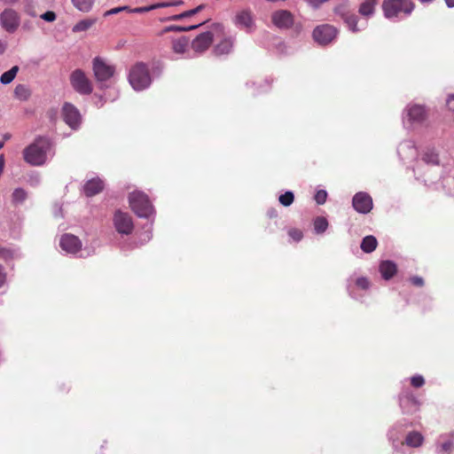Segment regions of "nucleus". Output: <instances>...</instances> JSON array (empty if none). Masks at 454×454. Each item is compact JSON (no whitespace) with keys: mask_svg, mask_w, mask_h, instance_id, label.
<instances>
[{"mask_svg":"<svg viewBox=\"0 0 454 454\" xmlns=\"http://www.w3.org/2000/svg\"><path fill=\"white\" fill-rule=\"evenodd\" d=\"M412 171L415 179L431 190L441 191L446 195H452L454 189L447 186L449 182L440 167L439 155L434 148H426L419 159H417Z\"/></svg>","mask_w":454,"mask_h":454,"instance_id":"nucleus-1","label":"nucleus"},{"mask_svg":"<svg viewBox=\"0 0 454 454\" xmlns=\"http://www.w3.org/2000/svg\"><path fill=\"white\" fill-rule=\"evenodd\" d=\"M129 204L132 211L139 217L149 221V227L142 234L143 242H148L153 237V223L155 218V209L147 194L142 191L129 192Z\"/></svg>","mask_w":454,"mask_h":454,"instance_id":"nucleus-2","label":"nucleus"},{"mask_svg":"<svg viewBox=\"0 0 454 454\" xmlns=\"http://www.w3.org/2000/svg\"><path fill=\"white\" fill-rule=\"evenodd\" d=\"M151 71L155 76H160L162 68L160 65H153L152 69L144 62H137L131 67L129 73V82L136 91H142L150 87L152 84Z\"/></svg>","mask_w":454,"mask_h":454,"instance_id":"nucleus-3","label":"nucleus"},{"mask_svg":"<svg viewBox=\"0 0 454 454\" xmlns=\"http://www.w3.org/2000/svg\"><path fill=\"white\" fill-rule=\"evenodd\" d=\"M429 118V110L425 105L409 103L403 110L402 122L407 130L425 126Z\"/></svg>","mask_w":454,"mask_h":454,"instance_id":"nucleus-4","label":"nucleus"},{"mask_svg":"<svg viewBox=\"0 0 454 454\" xmlns=\"http://www.w3.org/2000/svg\"><path fill=\"white\" fill-rule=\"evenodd\" d=\"M51 150V143L48 137H39L23 151L26 162L31 166H43Z\"/></svg>","mask_w":454,"mask_h":454,"instance_id":"nucleus-5","label":"nucleus"},{"mask_svg":"<svg viewBox=\"0 0 454 454\" xmlns=\"http://www.w3.org/2000/svg\"><path fill=\"white\" fill-rule=\"evenodd\" d=\"M397 402L402 414L414 417V423H419L423 402L410 387L404 386L402 387L397 395Z\"/></svg>","mask_w":454,"mask_h":454,"instance_id":"nucleus-6","label":"nucleus"},{"mask_svg":"<svg viewBox=\"0 0 454 454\" xmlns=\"http://www.w3.org/2000/svg\"><path fill=\"white\" fill-rule=\"evenodd\" d=\"M414 422L402 418L393 423L387 431V439L392 448L393 453L403 451V443L407 430L414 426Z\"/></svg>","mask_w":454,"mask_h":454,"instance_id":"nucleus-7","label":"nucleus"},{"mask_svg":"<svg viewBox=\"0 0 454 454\" xmlns=\"http://www.w3.org/2000/svg\"><path fill=\"white\" fill-rule=\"evenodd\" d=\"M372 283L367 277H356L355 274L348 277L346 282V290L348 296L361 303L366 299V294L370 291Z\"/></svg>","mask_w":454,"mask_h":454,"instance_id":"nucleus-8","label":"nucleus"},{"mask_svg":"<svg viewBox=\"0 0 454 454\" xmlns=\"http://www.w3.org/2000/svg\"><path fill=\"white\" fill-rule=\"evenodd\" d=\"M382 9L387 19L396 20L409 16L414 4L413 2H383Z\"/></svg>","mask_w":454,"mask_h":454,"instance_id":"nucleus-9","label":"nucleus"},{"mask_svg":"<svg viewBox=\"0 0 454 454\" xmlns=\"http://www.w3.org/2000/svg\"><path fill=\"white\" fill-rule=\"evenodd\" d=\"M223 26L220 23L213 24L211 30L200 34L192 40V49L196 53H203L211 45L215 34H223Z\"/></svg>","mask_w":454,"mask_h":454,"instance_id":"nucleus-10","label":"nucleus"},{"mask_svg":"<svg viewBox=\"0 0 454 454\" xmlns=\"http://www.w3.org/2000/svg\"><path fill=\"white\" fill-rule=\"evenodd\" d=\"M112 221L115 231L121 236H129L134 231V222L131 215L128 212L121 209L115 210Z\"/></svg>","mask_w":454,"mask_h":454,"instance_id":"nucleus-11","label":"nucleus"},{"mask_svg":"<svg viewBox=\"0 0 454 454\" xmlns=\"http://www.w3.org/2000/svg\"><path fill=\"white\" fill-rule=\"evenodd\" d=\"M92 69L96 80L100 83V88H103L104 83L109 81L115 73L114 66L108 64L100 57L93 59Z\"/></svg>","mask_w":454,"mask_h":454,"instance_id":"nucleus-12","label":"nucleus"},{"mask_svg":"<svg viewBox=\"0 0 454 454\" xmlns=\"http://www.w3.org/2000/svg\"><path fill=\"white\" fill-rule=\"evenodd\" d=\"M338 35V29L330 24H322L317 26L313 32L314 41L321 46H326L332 43Z\"/></svg>","mask_w":454,"mask_h":454,"instance_id":"nucleus-13","label":"nucleus"},{"mask_svg":"<svg viewBox=\"0 0 454 454\" xmlns=\"http://www.w3.org/2000/svg\"><path fill=\"white\" fill-rule=\"evenodd\" d=\"M334 11L336 14L342 18L348 29L353 33L364 30L367 26L365 20H359L356 15L348 12L345 3L339 4L334 8Z\"/></svg>","mask_w":454,"mask_h":454,"instance_id":"nucleus-14","label":"nucleus"},{"mask_svg":"<svg viewBox=\"0 0 454 454\" xmlns=\"http://www.w3.org/2000/svg\"><path fill=\"white\" fill-rule=\"evenodd\" d=\"M59 247L65 254L81 257L82 243L81 239L71 233H65L59 239Z\"/></svg>","mask_w":454,"mask_h":454,"instance_id":"nucleus-15","label":"nucleus"},{"mask_svg":"<svg viewBox=\"0 0 454 454\" xmlns=\"http://www.w3.org/2000/svg\"><path fill=\"white\" fill-rule=\"evenodd\" d=\"M70 83L81 95H90L93 90L91 82L82 69H75L71 73Z\"/></svg>","mask_w":454,"mask_h":454,"instance_id":"nucleus-16","label":"nucleus"},{"mask_svg":"<svg viewBox=\"0 0 454 454\" xmlns=\"http://www.w3.org/2000/svg\"><path fill=\"white\" fill-rule=\"evenodd\" d=\"M233 24L246 33L251 34L255 29V20L254 13L248 9H243L236 12L232 19Z\"/></svg>","mask_w":454,"mask_h":454,"instance_id":"nucleus-17","label":"nucleus"},{"mask_svg":"<svg viewBox=\"0 0 454 454\" xmlns=\"http://www.w3.org/2000/svg\"><path fill=\"white\" fill-rule=\"evenodd\" d=\"M180 3L181 2H159L155 4H152L149 6L137 7V8H133V9H131L128 6H120V7H115V8L106 11L104 13V16L117 14L119 12L143 13V12H147L154 10V9L162 8V7H166V6H169V5H174L176 4H180Z\"/></svg>","mask_w":454,"mask_h":454,"instance_id":"nucleus-18","label":"nucleus"},{"mask_svg":"<svg viewBox=\"0 0 454 454\" xmlns=\"http://www.w3.org/2000/svg\"><path fill=\"white\" fill-rule=\"evenodd\" d=\"M352 207L357 213L366 215L373 207L372 198L366 192H358L352 198Z\"/></svg>","mask_w":454,"mask_h":454,"instance_id":"nucleus-19","label":"nucleus"},{"mask_svg":"<svg viewBox=\"0 0 454 454\" xmlns=\"http://www.w3.org/2000/svg\"><path fill=\"white\" fill-rule=\"evenodd\" d=\"M62 118L64 121L74 130H77L82 122L79 110L70 103H65L62 107Z\"/></svg>","mask_w":454,"mask_h":454,"instance_id":"nucleus-20","label":"nucleus"},{"mask_svg":"<svg viewBox=\"0 0 454 454\" xmlns=\"http://www.w3.org/2000/svg\"><path fill=\"white\" fill-rule=\"evenodd\" d=\"M403 443V451H396V454H406V447L411 449H419L425 443V436L417 430L407 432L404 436Z\"/></svg>","mask_w":454,"mask_h":454,"instance_id":"nucleus-21","label":"nucleus"},{"mask_svg":"<svg viewBox=\"0 0 454 454\" xmlns=\"http://www.w3.org/2000/svg\"><path fill=\"white\" fill-rule=\"evenodd\" d=\"M271 21L279 29H288L294 25V19L291 12L278 10L271 14Z\"/></svg>","mask_w":454,"mask_h":454,"instance_id":"nucleus-22","label":"nucleus"},{"mask_svg":"<svg viewBox=\"0 0 454 454\" xmlns=\"http://www.w3.org/2000/svg\"><path fill=\"white\" fill-rule=\"evenodd\" d=\"M397 153L403 161H410L417 160L418 150L415 145V142L412 140H403L397 147Z\"/></svg>","mask_w":454,"mask_h":454,"instance_id":"nucleus-23","label":"nucleus"},{"mask_svg":"<svg viewBox=\"0 0 454 454\" xmlns=\"http://www.w3.org/2000/svg\"><path fill=\"white\" fill-rule=\"evenodd\" d=\"M0 21L8 33H14L20 26V17L13 10H4L0 15Z\"/></svg>","mask_w":454,"mask_h":454,"instance_id":"nucleus-24","label":"nucleus"},{"mask_svg":"<svg viewBox=\"0 0 454 454\" xmlns=\"http://www.w3.org/2000/svg\"><path fill=\"white\" fill-rule=\"evenodd\" d=\"M454 450V436L441 434L435 442L436 454H450Z\"/></svg>","mask_w":454,"mask_h":454,"instance_id":"nucleus-25","label":"nucleus"},{"mask_svg":"<svg viewBox=\"0 0 454 454\" xmlns=\"http://www.w3.org/2000/svg\"><path fill=\"white\" fill-rule=\"evenodd\" d=\"M104 181L98 176H96L89 179L83 184L82 188L83 192L87 197H92L101 192L104 189Z\"/></svg>","mask_w":454,"mask_h":454,"instance_id":"nucleus-26","label":"nucleus"},{"mask_svg":"<svg viewBox=\"0 0 454 454\" xmlns=\"http://www.w3.org/2000/svg\"><path fill=\"white\" fill-rule=\"evenodd\" d=\"M379 271L384 280L391 279L397 272V265L391 260L380 262Z\"/></svg>","mask_w":454,"mask_h":454,"instance_id":"nucleus-27","label":"nucleus"},{"mask_svg":"<svg viewBox=\"0 0 454 454\" xmlns=\"http://www.w3.org/2000/svg\"><path fill=\"white\" fill-rule=\"evenodd\" d=\"M235 43L234 36H227L224 37L219 43H217L214 48V53L216 56H223L230 54L233 50V45Z\"/></svg>","mask_w":454,"mask_h":454,"instance_id":"nucleus-28","label":"nucleus"},{"mask_svg":"<svg viewBox=\"0 0 454 454\" xmlns=\"http://www.w3.org/2000/svg\"><path fill=\"white\" fill-rule=\"evenodd\" d=\"M246 86L252 90L253 94H259L266 92L270 88V83L268 80L261 81L259 82L249 81L246 83Z\"/></svg>","mask_w":454,"mask_h":454,"instance_id":"nucleus-29","label":"nucleus"},{"mask_svg":"<svg viewBox=\"0 0 454 454\" xmlns=\"http://www.w3.org/2000/svg\"><path fill=\"white\" fill-rule=\"evenodd\" d=\"M21 257V253L19 248H11L0 247V259L9 262L13 259Z\"/></svg>","mask_w":454,"mask_h":454,"instance_id":"nucleus-30","label":"nucleus"},{"mask_svg":"<svg viewBox=\"0 0 454 454\" xmlns=\"http://www.w3.org/2000/svg\"><path fill=\"white\" fill-rule=\"evenodd\" d=\"M377 246H378L377 239L372 235L365 236L362 239L361 244H360L361 249L366 254H370V253L373 252L376 249Z\"/></svg>","mask_w":454,"mask_h":454,"instance_id":"nucleus-31","label":"nucleus"},{"mask_svg":"<svg viewBox=\"0 0 454 454\" xmlns=\"http://www.w3.org/2000/svg\"><path fill=\"white\" fill-rule=\"evenodd\" d=\"M329 226V223L325 216H317L313 219V230L317 235L324 234Z\"/></svg>","mask_w":454,"mask_h":454,"instance_id":"nucleus-32","label":"nucleus"},{"mask_svg":"<svg viewBox=\"0 0 454 454\" xmlns=\"http://www.w3.org/2000/svg\"><path fill=\"white\" fill-rule=\"evenodd\" d=\"M27 197L28 194L27 191L20 187L16 188L12 193V203L15 207L20 206L26 201Z\"/></svg>","mask_w":454,"mask_h":454,"instance_id":"nucleus-33","label":"nucleus"},{"mask_svg":"<svg viewBox=\"0 0 454 454\" xmlns=\"http://www.w3.org/2000/svg\"><path fill=\"white\" fill-rule=\"evenodd\" d=\"M189 43V39L185 36H182L172 42V49L175 53L183 54L186 51Z\"/></svg>","mask_w":454,"mask_h":454,"instance_id":"nucleus-34","label":"nucleus"},{"mask_svg":"<svg viewBox=\"0 0 454 454\" xmlns=\"http://www.w3.org/2000/svg\"><path fill=\"white\" fill-rule=\"evenodd\" d=\"M207 8V5L202 4H200V5H198L197 7H195L193 9L185 11V12H184L182 13H179V14H176V15H173V16L169 17L168 20H179V19H184V18L191 17L192 15H195V14L200 12L203 10H206Z\"/></svg>","mask_w":454,"mask_h":454,"instance_id":"nucleus-35","label":"nucleus"},{"mask_svg":"<svg viewBox=\"0 0 454 454\" xmlns=\"http://www.w3.org/2000/svg\"><path fill=\"white\" fill-rule=\"evenodd\" d=\"M95 22H96L95 19L82 20L73 27L72 31L74 33L87 31L89 28H90L95 24Z\"/></svg>","mask_w":454,"mask_h":454,"instance_id":"nucleus-36","label":"nucleus"},{"mask_svg":"<svg viewBox=\"0 0 454 454\" xmlns=\"http://www.w3.org/2000/svg\"><path fill=\"white\" fill-rule=\"evenodd\" d=\"M207 20H208V19H207V20H205L203 21H200L198 24H194V25H191V26H187V27H185V26L171 25V26L166 27L164 28V32H171V31L184 32V31H190V30H192V29H195L197 27H200L202 24H204Z\"/></svg>","mask_w":454,"mask_h":454,"instance_id":"nucleus-37","label":"nucleus"},{"mask_svg":"<svg viewBox=\"0 0 454 454\" xmlns=\"http://www.w3.org/2000/svg\"><path fill=\"white\" fill-rule=\"evenodd\" d=\"M18 71H19V67L13 66L11 69L4 72L0 76V82L4 85L11 83L14 80Z\"/></svg>","mask_w":454,"mask_h":454,"instance_id":"nucleus-38","label":"nucleus"},{"mask_svg":"<svg viewBox=\"0 0 454 454\" xmlns=\"http://www.w3.org/2000/svg\"><path fill=\"white\" fill-rule=\"evenodd\" d=\"M14 95L17 98L25 101L28 99L30 91L26 85L19 84L15 87Z\"/></svg>","mask_w":454,"mask_h":454,"instance_id":"nucleus-39","label":"nucleus"},{"mask_svg":"<svg viewBox=\"0 0 454 454\" xmlns=\"http://www.w3.org/2000/svg\"><path fill=\"white\" fill-rule=\"evenodd\" d=\"M376 2H363L359 7V13L364 17H370L374 12V4Z\"/></svg>","mask_w":454,"mask_h":454,"instance_id":"nucleus-40","label":"nucleus"},{"mask_svg":"<svg viewBox=\"0 0 454 454\" xmlns=\"http://www.w3.org/2000/svg\"><path fill=\"white\" fill-rule=\"evenodd\" d=\"M294 194L291 191H286L285 193L280 194L278 197L279 203L284 207H289L294 203Z\"/></svg>","mask_w":454,"mask_h":454,"instance_id":"nucleus-41","label":"nucleus"},{"mask_svg":"<svg viewBox=\"0 0 454 454\" xmlns=\"http://www.w3.org/2000/svg\"><path fill=\"white\" fill-rule=\"evenodd\" d=\"M409 380H410L411 386L415 387V388H420L426 383V380H425L424 377L421 374H415V375L411 376L409 379Z\"/></svg>","mask_w":454,"mask_h":454,"instance_id":"nucleus-42","label":"nucleus"},{"mask_svg":"<svg viewBox=\"0 0 454 454\" xmlns=\"http://www.w3.org/2000/svg\"><path fill=\"white\" fill-rule=\"evenodd\" d=\"M27 183L32 187H37L41 184L40 175L33 171L27 175Z\"/></svg>","mask_w":454,"mask_h":454,"instance_id":"nucleus-43","label":"nucleus"},{"mask_svg":"<svg viewBox=\"0 0 454 454\" xmlns=\"http://www.w3.org/2000/svg\"><path fill=\"white\" fill-rule=\"evenodd\" d=\"M327 192L325 190H317L314 200L317 205H324L327 200Z\"/></svg>","mask_w":454,"mask_h":454,"instance_id":"nucleus-44","label":"nucleus"},{"mask_svg":"<svg viewBox=\"0 0 454 454\" xmlns=\"http://www.w3.org/2000/svg\"><path fill=\"white\" fill-rule=\"evenodd\" d=\"M288 235L292 239H294L296 242L301 241L303 238L302 231L301 230L295 229V228L290 229L288 231Z\"/></svg>","mask_w":454,"mask_h":454,"instance_id":"nucleus-45","label":"nucleus"},{"mask_svg":"<svg viewBox=\"0 0 454 454\" xmlns=\"http://www.w3.org/2000/svg\"><path fill=\"white\" fill-rule=\"evenodd\" d=\"M74 6L82 12H89L91 9L92 2H74Z\"/></svg>","mask_w":454,"mask_h":454,"instance_id":"nucleus-46","label":"nucleus"},{"mask_svg":"<svg viewBox=\"0 0 454 454\" xmlns=\"http://www.w3.org/2000/svg\"><path fill=\"white\" fill-rule=\"evenodd\" d=\"M7 285V272L4 267L0 264V288Z\"/></svg>","mask_w":454,"mask_h":454,"instance_id":"nucleus-47","label":"nucleus"},{"mask_svg":"<svg viewBox=\"0 0 454 454\" xmlns=\"http://www.w3.org/2000/svg\"><path fill=\"white\" fill-rule=\"evenodd\" d=\"M41 19L47 22H52L56 20V13L52 11H47L44 13L41 14Z\"/></svg>","mask_w":454,"mask_h":454,"instance_id":"nucleus-48","label":"nucleus"},{"mask_svg":"<svg viewBox=\"0 0 454 454\" xmlns=\"http://www.w3.org/2000/svg\"><path fill=\"white\" fill-rule=\"evenodd\" d=\"M410 282L418 287H422L425 284L424 278L420 276H413L410 278Z\"/></svg>","mask_w":454,"mask_h":454,"instance_id":"nucleus-49","label":"nucleus"},{"mask_svg":"<svg viewBox=\"0 0 454 454\" xmlns=\"http://www.w3.org/2000/svg\"><path fill=\"white\" fill-rule=\"evenodd\" d=\"M447 107L454 112V94L450 95L446 99Z\"/></svg>","mask_w":454,"mask_h":454,"instance_id":"nucleus-50","label":"nucleus"},{"mask_svg":"<svg viewBox=\"0 0 454 454\" xmlns=\"http://www.w3.org/2000/svg\"><path fill=\"white\" fill-rule=\"evenodd\" d=\"M268 215L270 218H276L278 216V212L276 209L272 208L268 211Z\"/></svg>","mask_w":454,"mask_h":454,"instance_id":"nucleus-51","label":"nucleus"},{"mask_svg":"<svg viewBox=\"0 0 454 454\" xmlns=\"http://www.w3.org/2000/svg\"><path fill=\"white\" fill-rule=\"evenodd\" d=\"M309 3L310 4L311 8H312V9H314V10H316V9H318V8H319L320 4H321L322 2H316V1H313V2H309Z\"/></svg>","mask_w":454,"mask_h":454,"instance_id":"nucleus-52","label":"nucleus"},{"mask_svg":"<svg viewBox=\"0 0 454 454\" xmlns=\"http://www.w3.org/2000/svg\"><path fill=\"white\" fill-rule=\"evenodd\" d=\"M6 49V43L0 39V55L4 52Z\"/></svg>","mask_w":454,"mask_h":454,"instance_id":"nucleus-53","label":"nucleus"},{"mask_svg":"<svg viewBox=\"0 0 454 454\" xmlns=\"http://www.w3.org/2000/svg\"><path fill=\"white\" fill-rule=\"evenodd\" d=\"M4 155L0 156V168L4 169Z\"/></svg>","mask_w":454,"mask_h":454,"instance_id":"nucleus-54","label":"nucleus"},{"mask_svg":"<svg viewBox=\"0 0 454 454\" xmlns=\"http://www.w3.org/2000/svg\"><path fill=\"white\" fill-rule=\"evenodd\" d=\"M447 4V7L451 9L454 8V2H445Z\"/></svg>","mask_w":454,"mask_h":454,"instance_id":"nucleus-55","label":"nucleus"},{"mask_svg":"<svg viewBox=\"0 0 454 454\" xmlns=\"http://www.w3.org/2000/svg\"><path fill=\"white\" fill-rule=\"evenodd\" d=\"M4 357H3V353L2 351L0 350V364L4 361Z\"/></svg>","mask_w":454,"mask_h":454,"instance_id":"nucleus-56","label":"nucleus"},{"mask_svg":"<svg viewBox=\"0 0 454 454\" xmlns=\"http://www.w3.org/2000/svg\"><path fill=\"white\" fill-rule=\"evenodd\" d=\"M4 142L3 141H0V150L4 147Z\"/></svg>","mask_w":454,"mask_h":454,"instance_id":"nucleus-57","label":"nucleus"},{"mask_svg":"<svg viewBox=\"0 0 454 454\" xmlns=\"http://www.w3.org/2000/svg\"><path fill=\"white\" fill-rule=\"evenodd\" d=\"M23 27L24 28L27 27L29 29V25L24 24Z\"/></svg>","mask_w":454,"mask_h":454,"instance_id":"nucleus-58","label":"nucleus"},{"mask_svg":"<svg viewBox=\"0 0 454 454\" xmlns=\"http://www.w3.org/2000/svg\"><path fill=\"white\" fill-rule=\"evenodd\" d=\"M9 137H10V136H9V135H5V136H4V138H5V139H7V138H9Z\"/></svg>","mask_w":454,"mask_h":454,"instance_id":"nucleus-59","label":"nucleus"}]
</instances>
